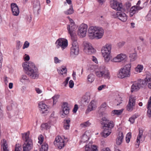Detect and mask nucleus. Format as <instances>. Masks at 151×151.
<instances>
[{"label":"nucleus","mask_w":151,"mask_h":151,"mask_svg":"<svg viewBox=\"0 0 151 151\" xmlns=\"http://www.w3.org/2000/svg\"><path fill=\"white\" fill-rule=\"evenodd\" d=\"M135 104V99L133 98L130 97L128 104L127 106V110L129 111H132L133 109Z\"/></svg>","instance_id":"obj_16"},{"label":"nucleus","mask_w":151,"mask_h":151,"mask_svg":"<svg viewBox=\"0 0 151 151\" xmlns=\"http://www.w3.org/2000/svg\"><path fill=\"white\" fill-rule=\"evenodd\" d=\"M83 102H84L85 104L88 103L90 99V96L89 93H86L83 97Z\"/></svg>","instance_id":"obj_31"},{"label":"nucleus","mask_w":151,"mask_h":151,"mask_svg":"<svg viewBox=\"0 0 151 151\" xmlns=\"http://www.w3.org/2000/svg\"><path fill=\"white\" fill-rule=\"evenodd\" d=\"M86 151H98L96 146V145H91V143H89L85 146Z\"/></svg>","instance_id":"obj_21"},{"label":"nucleus","mask_w":151,"mask_h":151,"mask_svg":"<svg viewBox=\"0 0 151 151\" xmlns=\"http://www.w3.org/2000/svg\"><path fill=\"white\" fill-rule=\"evenodd\" d=\"M91 125V123L89 121H87L84 123L81 124V126L83 127H86L89 126Z\"/></svg>","instance_id":"obj_45"},{"label":"nucleus","mask_w":151,"mask_h":151,"mask_svg":"<svg viewBox=\"0 0 151 151\" xmlns=\"http://www.w3.org/2000/svg\"><path fill=\"white\" fill-rule=\"evenodd\" d=\"M1 146L3 148V151H9V150L7 149V144L5 140H3V143Z\"/></svg>","instance_id":"obj_35"},{"label":"nucleus","mask_w":151,"mask_h":151,"mask_svg":"<svg viewBox=\"0 0 151 151\" xmlns=\"http://www.w3.org/2000/svg\"><path fill=\"white\" fill-rule=\"evenodd\" d=\"M111 49V45L107 43L102 47L101 51L102 55L104 58L106 62H108L110 59V53Z\"/></svg>","instance_id":"obj_6"},{"label":"nucleus","mask_w":151,"mask_h":151,"mask_svg":"<svg viewBox=\"0 0 151 151\" xmlns=\"http://www.w3.org/2000/svg\"><path fill=\"white\" fill-rule=\"evenodd\" d=\"M142 8L139 6H132L130 9V16L132 17L135 13L138 12V11L141 9Z\"/></svg>","instance_id":"obj_20"},{"label":"nucleus","mask_w":151,"mask_h":151,"mask_svg":"<svg viewBox=\"0 0 151 151\" xmlns=\"http://www.w3.org/2000/svg\"><path fill=\"white\" fill-rule=\"evenodd\" d=\"M115 18H118L123 22H125L127 19V16L124 13L117 12L115 15Z\"/></svg>","instance_id":"obj_18"},{"label":"nucleus","mask_w":151,"mask_h":151,"mask_svg":"<svg viewBox=\"0 0 151 151\" xmlns=\"http://www.w3.org/2000/svg\"><path fill=\"white\" fill-rule=\"evenodd\" d=\"M131 3L129 2H127L124 5V8L127 9H129L131 6Z\"/></svg>","instance_id":"obj_48"},{"label":"nucleus","mask_w":151,"mask_h":151,"mask_svg":"<svg viewBox=\"0 0 151 151\" xmlns=\"http://www.w3.org/2000/svg\"><path fill=\"white\" fill-rule=\"evenodd\" d=\"M33 7L34 9L38 10L40 8V5L38 0H34L33 4Z\"/></svg>","instance_id":"obj_33"},{"label":"nucleus","mask_w":151,"mask_h":151,"mask_svg":"<svg viewBox=\"0 0 151 151\" xmlns=\"http://www.w3.org/2000/svg\"><path fill=\"white\" fill-rule=\"evenodd\" d=\"M25 73L30 78L35 79L38 78L39 73L38 69L35 64L31 61L24 62L22 64Z\"/></svg>","instance_id":"obj_1"},{"label":"nucleus","mask_w":151,"mask_h":151,"mask_svg":"<svg viewBox=\"0 0 151 151\" xmlns=\"http://www.w3.org/2000/svg\"><path fill=\"white\" fill-rule=\"evenodd\" d=\"M67 69L66 67H64L62 68L61 70V71L62 72H63V73L64 74H66L67 72Z\"/></svg>","instance_id":"obj_53"},{"label":"nucleus","mask_w":151,"mask_h":151,"mask_svg":"<svg viewBox=\"0 0 151 151\" xmlns=\"http://www.w3.org/2000/svg\"><path fill=\"white\" fill-rule=\"evenodd\" d=\"M25 60L28 61L29 60V56L28 55H27L25 56L24 58Z\"/></svg>","instance_id":"obj_63"},{"label":"nucleus","mask_w":151,"mask_h":151,"mask_svg":"<svg viewBox=\"0 0 151 151\" xmlns=\"http://www.w3.org/2000/svg\"><path fill=\"white\" fill-rule=\"evenodd\" d=\"M54 62L55 63H60V60L58 59L57 57H55L54 58Z\"/></svg>","instance_id":"obj_56"},{"label":"nucleus","mask_w":151,"mask_h":151,"mask_svg":"<svg viewBox=\"0 0 151 151\" xmlns=\"http://www.w3.org/2000/svg\"><path fill=\"white\" fill-rule=\"evenodd\" d=\"M143 133V131L142 130L139 129V134H138V137H137V140H136V142H137V143L138 144H136L135 145L136 147V148H138L139 146V143L140 142V139L141 137H142Z\"/></svg>","instance_id":"obj_30"},{"label":"nucleus","mask_w":151,"mask_h":151,"mask_svg":"<svg viewBox=\"0 0 151 151\" xmlns=\"http://www.w3.org/2000/svg\"><path fill=\"white\" fill-rule=\"evenodd\" d=\"M69 85L70 88H72L73 87L74 85V83L72 80H71L69 81Z\"/></svg>","instance_id":"obj_52"},{"label":"nucleus","mask_w":151,"mask_h":151,"mask_svg":"<svg viewBox=\"0 0 151 151\" xmlns=\"http://www.w3.org/2000/svg\"><path fill=\"white\" fill-rule=\"evenodd\" d=\"M38 105L42 113H45V112L47 111L48 107L45 104L40 102L39 103Z\"/></svg>","instance_id":"obj_23"},{"label":"nucleus","mask_w":151,"mask_h":151,"mask_svg":"<svg viewBox=\"0 0 151 151\" xmlns=\"http://www.w3.org/2000/svg\"><path fill=\"white\" fill-rule=\"evenodd\" d=\"M54 143L60 149H61L65 145L63 139L59 136L56 137Z\"/></svg>","instance_id":"obj_12"},{"label":"nucleus","mask_w":151,"mask_h":151,"mask_svg":"<svg viewBox=\"0 0 151 151\" xmlns=\"http://www.w3.org/2000/svg\"><path fill=\"white\" fill-rule=\"evenodd\" d=\"M96 76L99 77H103L105 78L109 79L110 77L109 70L105 66H103L100 68L99 71L95 72Z\"/></svg>","instance_id":"obj_7"},{"label":"nucleus","mask_w":151,"mask_h":151,"mask_svg":"<svg viewBox=\"0 0 151 151\" xmlns=\"http://www.w3.org/2000/svg\"><path fill=\"white\" fill-rule=\"evenodd\" d=\"M140 89L137 82H135L131 86V92H136Z\"/></svg>","instance_id":"obj_29"},{"label":"nucleus","mask_w":151,"mask_h":151,"mask_svg":"<svg viewBox=\"0 0 151 151\" xmlns=\"http://www.w3.org/2000/svg\"><path fill=\"white\" fill-rule=\"evenodd\" d=\"M35 90L37 93H40L42 92V90L38 88H35Z\"/></svg>","instance_id":"obj_59"},{"label":"nucleus","mask_w":151,"mask_h":151,"mask_svg":"<svg viewBox=\"0 0 151 151\" xmlns=\"http://www.w3.org/2000/svg\"><path fill=\"white\" fill-rule=\"evenodd\" d=\"M122 99L120 97H119L118 99H116L115 103L116 104V105L118 106L122 103Z\"/></svg>","instance_id":"obj_47"},{"label":"nucleus","mask_w":151,"mask_h":151,"mask_svg":"<svg viewBox=\"0 0 151 151\" xmlns=\"http://www.w3.org/2000/svg\"><path fill=\"white\" fill-rule=\"evenodd\" d=\"M146 81H147V87L151 89V77L147 76L146 77Z\"/></svg>","instance_id":"obj_34"},{"label":"nucleus","mask_w":151,"mask_h":151,"mask_svg":"<svg viewBox=\"0 0 151 151\" xmlns=\"http://www.w3.org/2000/svg\"><path fill=\"white\" fill-rule=\"evenodd\" d=\"M129 57L130 58V61H134L136 59V54L135 53L130 54L129 55Z\"/></svg>","instance_id":"obj_43"},{"label":"nucleus","mask_w":151,"mask_h":151,"mask_svg":"<svg viewBox=\"0 0 151 151\" xmlns=\"http://www.w3.org/2000/svg\"><path fill=\"white\" fill-rule=\"evenodd\" d=\"M77 29V26L74 23H71L67 26V29L68 33L70 36H72L75 33V30Z\"/></svg>","instance_id":"obj_15"},{"label":"nucleus","mask_w":151,"mask_h":151,"mask_svg":"<svg viewBox=\"0 0 151 151\" xmlns=\"http://www.w3.org/2000/svg\"><path fill=\"white\" fill-rule=\"evenodd\" d=\"M95 107V103L94 101H92L89 104L88 108L86 111V113H88L89 112L93 110Z\"/></svg>","instance_id":"obj_27"},{"label":"nucleus","mask_w":151,"mask_h":151,"mask_svg":"<svg viewBox=\"0 0 151 151\" xmlns=\"http://www.w3.org/2000/svg\"><path fill=\"white\" fill-rule=\"evenodd\" d=\"M60 96L59 95H55L52 97L53 100V104H55L57 101L58 99L59 98Z\"/></svg>","instance_id":"obj_41"},{"label":"nucleus","mask_w":151,"mask_h":151,"mask_svg":"<svg viewBox=\"0 0 151 151\" xmlns=\"http://www.w3.org/2000/svg\"><path fill=\"white\" fill-rule=\"evenodd\" d=\"M29 132L22 134V137L24 141L22 146L23 151H30L32 148V140L29 138Z\"/></svg>","instance_id":"obj_4"},{"label":"nucleus","mask_w":151,"mask_h":151,"mask_svg":"<svg viewBox=\"0 0 151 151\" xmlns=\"http://www.w3.org/2000/svg\"><path fill=\"white\" fill-rule=\"evenodd\" d=\"M100 122L104 130L101 134L102 136L106 138L111 133V129L114 127V122L112 121H109L105 117L103 118Z\"/></svg>","instance_id":"obj_3"},{"label":"nucleus","mask_w":151,"mask_h":151,"mask_svg":"<svg viewBox=\"0 0 151 151\" xmlns=\"http://www.w3.org/2000/svg\"><path fill=\"white\" fill-rule=\"evenodd\" d=\"M72 76L73 77V79L74 80H76V72L73 71V73Z\"/></svg>","instance_id":"obj_61"},{"label":"nucleus","mask_w":151,"mask_h":151,"mask_svg":"<svg viewBox=\"0 0 151 151\" xmlns=\"http://www.w3.org/2000/svg\"><path fill=\"white\" fill-rule=\"evenodd\" d=\"M41 127L43 129H47L49 128L50 126L47 123L43 124H41Z\"/></svg>","instance_id":"obj_46"},{"label":"nucleus","mask_w":151,"mask_h":151,"mask_svg":"<svg viewBox=\"0 0 151 151\" xmlns=\"http://www.w3.org/2000/svg\"><path fill=\"white\" fill-rule=\"evenodd\" d=\"M88 26L83 23L79 26L78 32V35L80 37H83L86 36Z\"/></svg>","instance_id":"obj_11"},{"label":"nucleus","mask_w":151,"mask_h":151,"mask_svg":"<svg viewBox=\"0 0 151 151\" xmlns=\"http://www.w3.org/2000/svg\"><path fill=\"white\" fill-rule=\"evenodd\" d=\"M71 39L72 41V43H73L74 41H76V42H77V40L76 38L73 36V35H72V36H71Z\"/></svg>","instance_id":"obj_60"},{"label":"nucleus","mask_w":151,"mask_h":151,"mask_svg":"<svg viewBox=\"0 0 151 151\" xmlns=\"http://www.w3.org/2000/svg\"><path fill=\"white\" fill-rule=\"evenodd\" d=\"M131 137V133L129 132L126 135V140L127 143H128L130 140V139Z\"/></svg>","instance_id":"obj_40"},{"label":"nucleus","mask_w":151,"mask_h":151,"mask_svg":"<svg viewBox=\"0 0 151 151\" xmlns=\"http://www.w3.org/2000/svg\"><path fill=\"white\" fill-rule=\"evenodd\" d=\"M131 65L130 64L126 65L124 67L121 68L117 74L118 78H123L129 77L130 75V70Z\"/></svg>","instance_id":"obj_5"},{"label":"nucleus","mask_w":151,"mask_h":151,"mask_svg":"<svg viewBox=\"0 0 151 151\" xmlns=\"http://www.w3.org/2000/svg\"><path fill=\"white\" fill-rule=\"evenodd\" d=\"M29 43L27 41H26L24 43L23 47V49L27 48L29 46Z\"/></svg>","instance_id":"obj_49"},{"label":"nucleus","mask_w":151,"mask_h":151,"mask_svg":"<svg viewBox=\"0 0 151 151\" xmlns=\"http://www.w3.org/2000/svg\"><path fill=\"white\" fill-rule=\"evenodd\" d=\"M123 138V133L122 132L119 133V135L116 140V143L118 145H120L122 142Z\"/></svg>","instance_id":"obj_28"},{"label":"nucleus","mask_w":151,"mask_h":151,"mask_svg":"<svg viewBox=\"0 0 151 151\" xmlns=\"http://www.w3.org/2000/svg\"><path fill=\"white\" fill-rule=\"evenodd\" d=\"M127 56L124 54L121 53L118 55L116 57L113 59V60L115 62H121L126 61Z\"/></svg>","instance_id":"obj_17"},{"label":"nucleus","mask_w":151,"mask_h":151,"mask_svg":"<svg viewBox=\"0 0 151 151\" xmlns=\"http://www.w3.org/2000/svg\"><path fill=\"white\" fill-rule=\"evenodd\" d=\"M62 107L63 110L61 111L60 114L61 117L62 118H64L65 116L69 113V108L68 106V105L67 103L64 102L63 104Z\"/></svg>","instance_id":"obj_13"},{"label":"nucleus","mask_w":151,"mask_h":151,"mask_svg":"<svg viewBox=\"0 0 151 151\" xmlns=\"http://www.w3.org/2000/svg\"><path fill=\"white\" fill-rule=\"evenodd\" d=\"M43 137L42 135H40V136L38 137V139L39 140V141L38 142L39 143L41 144L43 141Z\"/></svg>","instance_id":"obj_51"},{"label":"nucleus","mask_w":151,"mask_h":151,"mask_svg":"<svg viewBox=\"0 0 151 151\" xmlns=\"http://www.w3.org/2000/svg\"><path fill=\"white\" fill-rule=\"evenodd\" d=\"M70 118H67L64 119L63 122V127L65 130L69 129L70 126Z\"/></svg>","instance_id":"obj_26"},{"label":"nucleus","mask_w":151,"mask_h":151,"mask_svg":"<svg viewBox=\"0 0 151 151\" xmlns=\"http://www.w3.org/2000/svg\"><path fill=\"white\" fill-rule=\"evenodd\" d=\"M78 109V106L77 105L75 104L74 106V108L73 110V111L74 113H76Z\"/></svg>","instance_id":"obj_54"},{"label":"nucleus","mask_w":151,"mask_h":151,"mask_svg":"<svg viewBox=\"0 0 151 151\" xmlns=\"http://www.w3.org/2000/svg\"><path fill=\"white\" fill-rule=\"evenodd\" d=\"M11 6L13 14L15 16H18L19 14V11L17 4L12 3L11 4Z\"/></svg>","instance_id":"obj_19"},{"label":"nucleus","mask_w":151,"mask_h":151,"mask_svg":"<svg viewBox=\"0 0 151 151\" xmlns=\"http://www.w3.org/2000/svg\"><path fill=\"white\" fill-rule=\"evenodd\" d=\"M20 81L24 84L28 83L29 82V78L25 74L22 75L19 78Z\"/></svg>","instance_id":"obj_24"},{"label":"nucleus","mask_w":151,"mask_h":151,"mask_svg":"<svg viewBox=\"0 0 151 151\" xmlns=\"http://www.w3.org/2000/svg\"><path fill=\"white\" fill-rule=\"evenodd\" d=\"M125 44V42L124 41H121L119 42H118L117 44V45L118 47H122Z\"/></svg>","instance_id":"obj_50"},{"label":"nucleus","mask_w":151,"mask_h":151,"mask_svg":"<svg viewBox=\"0 0 151 151\" xmlns=\"http://www.w3.org/2000/svg\"><path fill=\"white\" fill-rule=\"evenodd\" d=\"M136 82L140 89L141 88H145L147 85V81H146V78H145L144 80H139Z\"/></svg>","instance_id":"obj_22"},{"label":"nucleus","mask_w":151,"mask_h":151,"mask_svg":"<svg viewBox=\"0 0 151 151\" xmlns=\"http://www.w3.org/2000/svg\"><path fill=\"white\" fill-rule=\"evenodd\" d=\"M72 47L70 48V54L72 55H77L79 52V49L78 43L74 42L72 43Z\"/></svg>","instance_id":"obj_14"},{"label":"nucleus","mask_w":151,"mask_h":151,"mask_svg":"<svg viewBox=\"0 0 151 151\" xmlns=\"http://www.w3.org/2000/svg\"><path fill=\"white\" fill-rule=\"evenodd\" d=\"M74 12V10L73 8V7L71 6H70V7L67 11H65L64 13L66 14H72Z\"/></svg>","instance_id":"obj_36"},{"label":"nucleus","mask_w":151,"mask_h":151,"mask_svg":"<svg viewBox=\"0 0 151 151\" xmlns=\"http://www.w3.org/2000/svg\"><path fill=\"white\" fill-rule=\"evenodd\" d=\"M94 76L92 74H90L88 75L87 77L88 81L90 83H91L94 80Z\"/></svg>","instance_id":"obj_37"},{"label":"nucleus","mask_w":151,"mask_h":151,"mask_svg":"<svg viewBox=\"0 0 151 151\" xmlns=\"http://www.w3.org/2000/svg\"><path fill=\"white\" fill-rule=\"evenodd\" d=\"M123 110V109L118 110H114L111 111V115L112 116H114L115 115H120L122 113Z\"/></svg>","instance_id":"obj_32"},{"label":"nucleus","mask_w":151,"mask_h":151,"mask_svg":"<svg viewBox=\"0 0 151 151\" xmlns=\"http://www.w3.org/2000/svg\"><path fill=\"white\" fill-rule=\"evenodd\" d=\"M147 108L148 109L147 116L149 118H151V96L148 101Z\"/></svg>","instance_id":"obj_25"},{"label":"nucleus","mask_w":151,"mask_h":151,"mask_svg":"<svg viewBox=\"0 0 151 151\" xmlns=\"http://www.w3.org/2000/svg\"><path fill=\"white\" fill-rule=\"evenodd\" d=\"M57 48L61 47L62 50L65 49L68 45V42L66 39L60 38L57 40L55 43Z\"/></svg>","instance_id":"obj_9"},{"label":"nucleus","mask_w":151,"mask_h":151,"mask_svg":"<svg viewBox=\"0 0 151 151\" xmlns=\"http://www.w3.org/2000/svg\"><path fill=\"white\" fill-rule=\"evenodd\" d=\"M143 68L142 65H138L137 67L135 68V70L136 71L140 73L142 71Z\"/></svg>","instance_id":"obj_38"},{"label":"nucleus","mask_w":151,"mask_h":151,"mask_svg":"<svg viewBox=\"0 0 151 151\" xmlns=\"http://www.w3.org/2000/svg\"><path fill=\"white\" fill-rule=\"evenodd\" d=\"M102 151H111V150L109 148L106 147L103 149Z\"/></svg>","instance_id":"obj_64"},{"label":"nucleus","mask_w":151,"mask_h":151,"mask_svg":"<svg viewBox=\"0 0 151 151\" xmlns=\"http://www.w3.org/2000/svg\"><path fill=\"white\" fill-rule=\"evenodd\" d=\"M110 4L111 8L116 11H122L124 10L122 4L115 0H111Z\"/></svg>","instance_id":"obj_10"},{"label":"nucleus","mask_w":151,"mask_h":151,"mask_svg":"<svg viewBox=\"0 0 151 151\" xmlns=\"http://www.w3.org/2000/svg\"><path fill=\"white\" fill-rule=\"evenodd\" d=\"M70 79L69 77H68L66 79L64 82V86H66L67 84H68V81Z\"/></svg>","instance_id":"obj_55"},{"label":"nucleus","mask_w":151,"mask_h":151,"mask_svg":"<svg viewBox=\"0 0 151 151\" xmlns=\"http://www.w3.org/2000/svg\"><path fill=\"white\" fill-rule=\"evenodd\" d=\"M88 32L90 39H99L102 37L104 31L101 27L92 26L88 28Z\"/></svg>","instance_id":"obj_2"},{"label":"nucleus","mask_w":151,"mask_h":151,"mask_svg":"<svg viewBox=\"0 0 151 151\" xmlns=\"http://www.w3.org/2000/svg\"><path fill=\"white\" fill-rule=\"evenodd\" d=\"M106 86L105 85H101L98 88V90L99 91H101L102 90L103 88H104Z\"/></svg>","instance_id":"obj_58"},{"label":"nucleus","mask_w":151,"mask_h":151,"mask_svg":"<svg viewBox=\"0 0 151 151\" xmlns=\"http://www.w3.org/2000/svg\"><path fill=\"white\" fill-rule=\"evenodd\" d=\"M88 139V138L86 135L85 134L83 135L81 138V140L82 142H85L87 141Z\"/></svg>","instance_id":"obj_44"},{"label":"nucleus","mask_w":151,"mask_h":151,"mask_svg":"<svg viewBox=\"0 0 151 151\" xmlns=\"http://www.w3.org/2000/svg\"><path fill=\"white\" fill-rule=\"evenodd\" d=\"M2 60V57L1 53L0 52V71L1 69V62Z\"/></svg>","instance_id":"obj_57"},{"label":"nucleus","mask_w":151,"mask_h":151,"mask_svg":"<svg viewBox=\"0 0 151 151\" xmlns=\"http://www.w3.org/2000/svg\"><path fill=\"white\" fill-rule=\"evenodd\" d=\"M107 106L106 104V102H104L101 105V108H104L106 107Z\"/></svg>","instance_id":"obj_62"},{"label":"nucleus","mask_w":151,"mask_h":151,"mask_svg":"<svg viewBox=\"0 0 151 151\" xmlns=\"http://www.w3.org/2000/svg\"><path fill=\"white\" fill-rule=\"evenodd\" d=\"M83 44L84 47L83 51L86 53L91 55L95 52L96 50L93 47L90 42L84 41Z\"/></svg>","instance_id":"obj_8"},{"label":"nucleus","mask_w":151,"mask_h":151,"mask_svg":"<svg viewBox=\"0 0 151 151\" xmlns=\"http://www.w3.org/2000/svg\"><path fill=\"white\" fill-rule=\"evenodd\" d=\"M137 117V116L136 115H134L131 117L129 118V121L132 124H133L134 122L135 119Z\"/></svg>","instance_id":"obj_39"},{"label":"nucleus","mask_w":151,"mask_h":151,"mask_svg":"<svg viewBox=\"0 0 151 151\" xmlns=\"http://www.w3.org/2000/svg\"><path fill=\"white\" fill-rule=\"evenodd\" d=\"M48 145L46 143H44L42 145V147L40 149L48 151Z\"/></svg>","instance_id":"obj_42"}]
</instances>
